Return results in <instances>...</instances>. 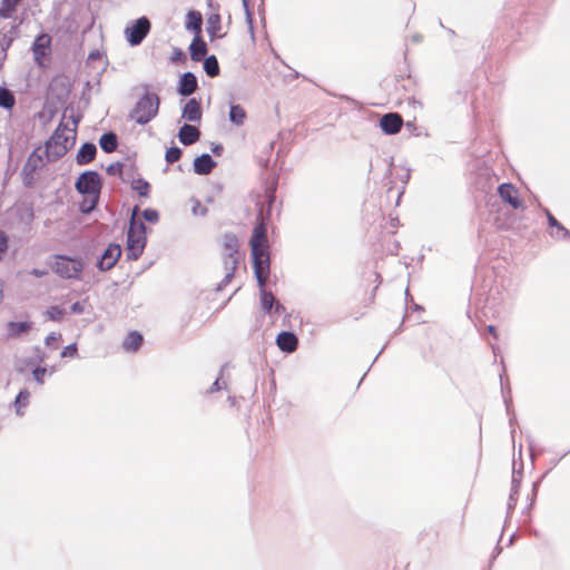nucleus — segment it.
<instances>
[{
  "instance_id": "nucleus-1",
  "label": "nucleus",
  "mask_w": 570,
  "mask_h": 570,
  "mask_svg": "<svg viewBox=\"0 0 570 570\" xmlns=\"http://www.w3.org/2000/svg\"><path fill=\"white\" fill-rule=\"evenodd\" d=\"M160 106V98L155 92H146L135 104L129 111V119L136 121L138 125L149 124L158 115Z\"/></svg>"
},
{
  "instance_id": "nucleus-2",
  "label": "nucleus",
  "mask_w": 570,
  "mask_h": 570,
  "mask_svg": "<svg viewBox=\"0 0 570 570\" xmlns=\"http://www.w3.org/2000/svg\"><path fill=\"white\" fill-rule=\"evenodd\" d=\"M137 212V207H135L129 229L127 233V258L130 261L138 259L146 246V226L142 222H137L135 219V215Z\"/></svg>"
},
{
  "instance_id": "nucleus-3",
  "label": "nucleus",
  "mask_w": 570,
  "mask_h": 570,
  "mask_svg": "<svg viewBox=\"0 0 570 570\" xmlns=\"http://www.w3.org/2000/svg\"><path fill=\"white\" fill-rule=\"evenodd\" d=\"M66 131L67 128L60 124L52 136L46 141L43 154L47 161H56L68 151L69 136L66 135ZM70 138H75V132L70 136Z\"/></svg>"
},
{
  "instance_id": "nucleus-4",
  "label": "nucleus",
  "mask_w": 570,
  "mask_h": 570,
  "mask_svg": "<svg viewBox=\"0 0 570 570\" xmlns=\"http://www.w3.org/2000/svg\"><path fill=\"white\" fill-rule=\"evenodd\" d=\"M52 269L62 278H79V275L83 269V263L80 258L57 255L55 256Z\"/></svg>"
},
{
  "instance_id": "nucleus-5",
  "label": "nucleus",
  "mask_w": 570,
  "mask_h": 570,
  "mask_svg": "<svg viewBox=\"0 0 570 570\" xmlns=\"http://www.w3.org/2000/svg\"><path fill=\"white\" fill-rule=\"evenodd\" d=\"M249 243L253 258L269 257L267 227L264 222L255 225Z\"/></svg>"
},
{
  "instance_id": "nucleus-6",
  "label": "nucleus",
  "mask_w": 570,
  "mask_h": 570,
  "mask_svg": "<svg viewBox=\"0 0 570 570\" xmlns=\"http://www.w3.org/2000/svg\"><path fill=\"white\" fill-rule=\"evenodd\" d=\"M75 187L79 194L99 197L101 190L100 176L97 171L87 170L78 177Z\"/></svg>"
},
{
  "instance_id": "nucleus-7",
  "label": "nucleus",
  "mask_w": 570,
  "mask_h": 570,
  "mask_svg": "<svg viewBox=\"0 0 570 570\" xmlns=\"http://www.w3.org/2000/svg\"><path fill=\"white\" fill-rule=\"evenodd\" d=\"M151 28L147 17H140L125 29V37L131 47L139 46Z\"/></svg>"
},
{
  "instance_id": "nucleus-8",
  "label": "nucleus",
  "mask_w": 570,
  "mask_h": 570,
  "mask_svg": "<svg viewBox=\"0 0 570 570\" xmlns=\"http://www.w3.org/2000/svg\"><path fill=\"white\" fill-rule=\"evenodd\" d=\"M121 256V247L118 244H110L98 261L100 271L111 269Z\"/></svg>"
},
{
  "instance_id": "nucleus-9",
  "label": "nucleus",
  "mask_w": 570,
  "mask_h": 570,
  "mask_svg": "<svg viewBox=\"0 0 570 570\" xmlns=\"http://www.w3.org/2000/svg\"><path fill=\"white\" fill-rule=\"evenodd\" d=\"M51 46V37L48 33H40L32 43L35 61L42 65L43 58L48 55Z\"/></svg>"
},
{
  "instance_id": "nucleus-10",
  "label": "nucleus",
  "mask_w": 570,
  "mask_h": 570,
  "mask_svg": "<svg viewBox=\"0 0 570 570\" xmlns=\"http://www.w3.org/2000/svg\"><path fill=\"white\" fill-rule=\"evenodd\" d=\"M269 257L253 258V268L261 291L265 289L269 274Z\"/></svg>"
},
{
  "instance_id": "nucleus-11",
  "label": "nucleus",
  "mask_w": 570,
  "mask_h": 570,
  "mask_svg": "<svg viewBox=\"0 0 570 570\" xmlns=\"http://www.w3.org/2000/svg\"><path fill=\"white\" fill-rule=\"evenodd\" d=\"M403 125V119L399 114L390 112L384 115L380 120V126L386 135L397 134Z\"/></svg>"
},
{
  "instance_id": "nucleus-12",
  "label": "nucleus",
  "mask_w": 570,
  "mask_h": 570,
  "mask_svg": "<svg viewBox=\"0 0 570 570\" xmlns=\"http://www.w3.org/2000/svg\"><path fill=\"white\" fill-rule=\"evenodd\" d=\"M202 115L200 102L196 98H190L181 110V118L189 122H199Z\"/></svg>"
},
{
  "instance_id": "nucleus-13",
  "label": "nucleus",
  "mask_w": 570,
  "mask_h": 570,
  "mask_svg": "<svg viewBox=\"0 0 570 570\" xmlns=\"http://www.w3.org/2000/svg\"><path fill=\"white\" fill-rule=\"evenodd\" d=\"M238 238L232 233L225 234L223 236L224 261H238Z\"/></svg>"
},
{
  "instance_id": "nucleus-14",
  "label": "nucleus",
  "mask_w": 570,
  "mask_h": 570,
  "mask_svg": "<svg viewBox=\"0 0 570 570\" xmlns=\"http://www.w3.org/2000/svg\"><path fill=\"white\" fill-rule=\"evenodd\" d=\"M197 87L198 82L196 76L187 71L181 75L177 91L180 96L188 97L196 91Z\"/></svg>"
},
{
  "instance_id": "nucleus-15",
  "label": "nucleus",
  "mask_w": 570,
  "mask_h": 570,
  "mask_svg": "<svg viewBox=\"0 0 570 570\" xmlns=\"http://www.w3.org/2000/svg\"><path fill=\"white\" fill-rule=\"evenodd\" d=\"M276 344L281 351L293 353L298 346V338L293 332L284 331L277 335Z\"/></svg>"
},
{
  "instance_id": "nucleus-16",
  "label": "nucleus",
  "mask_w": 570,
  "mask_h": 570,
  "mask_svg": "<svg viewBox=\"0 0 570 570\" xmlns=\"http://www.w3.org/2000/svg\"><path fill=\"white\" fill-rule=\"evenodd\" d=\"M498 193L503 202L508 203L514 209L521 207V202L517 196V189L512 184H501L498 188Z\"/></svg>"
},
{
  "instance_id": "nucleus-17",
  "label": "nucleus",
  "mask_w": 570,
  "mask_h": 570,
  "mask_svg": "<svg viewBox=\"0 0 570 570\" xmlns=\"http://www.w3.org/2000/svg\"><path fill=\"white\" fill-rule=\"evenodd\" d=\"M200 137L199 129L189 124H185L179 128L178 139L185 146H190L195 144Z\"/></svg>"
},
{
  "instance_id": "nucleus-18",
  "label": "nucleus",
  "mask_w": 570,
  "mask_h": 570,
  "mask_svg": "<svg viewBox=\"0 0 570 570\" xmlns=\"http://www.w3.org/2000/svg\"><path fill=\"white\" fill-rule=\"evenodd\" d=\"M216 165V161L209 154H203L194 159V171L197 175H208Z\"/></svg>"
},
{
  "instance_id": "nucleus-19",
  "label": "nucleus",
  "mask_w": 570,
  "mask_h": 570,
  "mask_svg": "<svg viewBox=\"0 0 570 570\" xmlns=\"http://www.w3.org/2000/svg\"><path fill=\"white\" fill-rule=\"evenodd\" d=\"M43 157H46V156H45L43 151H41V148L35 149L29 155V157L23 166V171L26 174L36 173L39 168H41L45 165Z\"/></svg>"
},
{
  "instance_id": "nucleus-20",
  "label": "nucleus",
  "mask_w": 570,
  "mask_h": 570,
  "mask_svg": "<svg viewBox=\"0 0 570 570\" xmlns=\"http://www.w3.org/2000/svg\"><path fill=\"white\" fill-rule=\"evenodd\" d=\"M18 33V26H11L7 32H0V62L6 60L7 51L11 47Z\"/></svg>"
},
{
  "instance_id": "nucleus-21",
  "label": "nucleus",
  "mask_w": 570,
  "mask_h": 570,
  "mask_svg": "<svg viewBox=\"0 0 570 570\" xmlns=\"http://www.w3.org/2000/svg\"><path fill=\"white\" fill-rule=\"evenodd\" d=\"M97 154V147L92 142H85L79 148L76 155V161L78 165H87L92 161Z\"/></svg>"
},
{
  "instance_id": "nucleus-22",
  "label": "nucleus",
  "mask_w": 570,
  "mask_h": 570,
  "mask_svg": "<svg viewBox=\"0 0 570 570\" xmlns=\"http://www.w3.org/2000/svg\"><path fill=\"white\" fill-rule=\"evenodd\" d=\"M189 51H190V58L191 60L194 61H200L203 60L204 58H206V55H207V45L206 42L202 39L200 36H195L190 46H189Z\"/></svg>"
},
{
  "instance_id": "nucleus-23",
  "label": "nucleus",
  "mask_w": 570,
  "mask_h": 570,
  "mask_svg": "<svg viewBox=\"0 0 570 570\" xmlns=\"http://www.w3.org/2000/svg\"><path fill=\"white\" fill-rule=\"evenodd\" d=\"M202 24H203V18L198 11L191 10L186 14L185 28L188 31L194 32L195 36H200Z\"/></svg>"
},
{
  "instance_id": "nucleus-24",
  "label": "nucleus",
  "mask_w": 570,
  "mask_h": 570,
  "mask_svg": "<svg viewBox=\"0 0 570 570\" xmlns=\"http://www.w3.org/2000/svg\"><path fill=\"white\" fill-rule=\"evenodd\" d=\"M261 305L266 313H269L274 306L276 313H281V311L284 308L279 303L276 302L274 295L266 289H262L261 292Z\"/></svg>"
},
{
  "instance_id": "nucleus-25",
  "label": "nucleus",
  "mask_w": 570,
  "mask_h": 570,
  "mask_svg": "<svg viewBox=\"0 0 570 570\" xmlns=\"http://www.w3.org/2000/svg\"><path fill=\"white\" fill-rule=\"evenodd\" d=\"M142 341V335L137 331H132L125 337L122 347L127 352H136L141 346Z\"/></svg>"
},
{
  "instance_id": "nucleus-26",
  "label": "nucleus",
  "mask_w": 570,
  "mask_h": 570,
  "mask_svg": "<svg viewBox=\"0 0 570 570\" xmlns=\"http://www.w3.org/2000/svg\"><path fill=\"white\" fill-rule=\"evenodd\" d=\"M30 328V322H9L7 325V336L9 338L18 337L21 334L27 333Z\"/></svg>"
},
{
  "instance_id": "nucleus-27",
  "label": "nucleus",
  "mask_w": 570,
  "mask_h": 570,
  "mask_svg": "<svg viewBox=\"0 0 570 570\" xmlns=\"http://www.w3.org/2000/svg\"><path fill=\"white\" fill-rule=\"evenodd\" d=\"M99 145L105 153H112L117 149L118 140L116 134L109 131L104 134L99 139Z\"/></svg>"
},
{
  "instance_id": "nucleus-28",
  "label": "nucleus",
  "mask_w": 570,
  "mask_h": 570,
  "mask_svg": "<svg viewBox=\"0 0 570 570\" xmlns=\"http://www.w3.org/2000/svg\"><path fill=\"white\" fill-rule=\"evenodd\" d=\"M207 32L212 39L223 37L220 31V17L217 13L210 14L207 19Z\"/></svg>"
},
{
  "instance_id": "nucleus-29",
  "label": "nucleus",
  "mask_w": 570,
  "mask_h": 570,
  "mask_svg": "<svg viewBox=\"0 0 570 570\" xmlns=\"http://www.w3.org/2000/svg\"><path fill=\"white\" fill-rule=\"evenodd\" d=\"M21 0H1L0 2V17L2 19H10L16 12L17 6Z\"/></svg>"
},
{
  "instance_id": "nucleus-30",
  "label": "nucleus",
  "mask_w": 570,
  "mask_h": 570,
  "mask_svg": "<svg viewBox=\"0 0 570 570\" xmlns=\"http://www.w3.org/2000/svg\"><path fill=\"white\" fill-rule=\"evenodd\" d=\"M204 70L210 78L217 77L219 75V63L214 55L204 58Z\"/></svg>"
},
{
  "instance_id": "nucleus-31",
  "label": "nucleus",
  "mask_w": 570,
  "mask_h": 570,
  "mask_svg": "<svg viewBox=\"0 0 570 570\" xmlns=\"http://www.w3.org/2000/svg\"><path fill=\"white\" fill-rule=\"evenodd\" d=\"M246 119V112L239 105H230L229 120L236 126H242Z\"/></svg>"
},
{
  "instance_id": "nucleus-32",
  "label": "nucleus",
  "mask_w": 570,
  "mask_h": 570,
  "mask_svg": "<svg viewBox=\"0 0 570 570\" xmlns=\"http://www.w3.org/2000/svg\"><path fill=\"white\" fill-rule=\"evenodd\" d=\"M14 101L13 94L9 89L0 87V107L11 109L14 106Z\"/></svg>"
},
{
  "instance_id": "nucleus-33",
  "label": "nucleus",
  "mask_w": 570,
  "mask_h": 570,
  "mask_svg": "<svg viewBox=\"0 0 570 570\" xmlns=\"http://www.w3.org/2000/svg\"><path fill=\"white\" fill-rule=\"evenodd\" d=\"M86 196L87 197L80 203L79 209L83 214H89L96 208L99 197H95L94 195Z\"/></svg>"
},
{
  "instance_id": "nucleus-34",
  "label": "nucleus",
  "mask_w": 570,
  "mask_h": 570,
  "mask_svg": "<svg viewBox=\"0 0 570 570\" xmlns=\"http://www.w3.org/2000/svg\"><path fill=\"white\" fill-rule=\"evenodd\" d=\"M237 264H238L237 259H232V262L224 261L226 274H225V277H224V279L222 282V285H226V284H228L230 282V279L234 276V272L236 269Z\"/></svg>"
},
{
  "instance_id": "nucleus-35",
  "label": "nucleus",
  "mask_w": 570,
  "mask_h": 570,
  "mask_svg": "<svg viewBox=\"0 0 570 570\" xmlns=\"http://www.w3.org/2000/svg\"><path fill=\"white\" fill-rule=\"evenodd\" d=\"M546 214L549 225L551 227H556L559 232H562L563 237L570 238V232L562 224H560L549 210L546 209Z\"/></svg>"
},
{
  "instance_id": "nucleus-36",
  "label": "nucleus",
  "mask_w": 570,
  "mask_h": 570,
  "mask_svg": "<svg viewBox=\"0 0 570 570\" xmlns=\"http://www.w3.org/2000/svg\"><path fill=\"white\" fill-rule=\"evenodd\" d=\"M29 397H30V393L27 391V390H22L18 393V395L16 396V400H14V404H16V407H17V413L19 415H21V411H20V407L21 406H26L29 402Z\"/></svg>"
},
{
  "instance_id": "nucleus-37",
  "label": "nucleus",
  "mask_w": 570,
  "mask_h": 570,
  "mask_svg": "<svg viewBox=\"0 0 570 570\" xmlns=\"http://www.w3.org/2000/svg\"><path fill=\"white\" fill-rule=\"evenodd\" d=\"M181 156V149L179 147H170L166 150L165 159L168 164H174L179 160Z\"/></svg>"
},
{
  "instance_id": "nucleus-38",
  "label": "nucleus",
  "mask_w": 570,
  "mask_h": 570,
  "mask_svg": "<svg viewBox=\"0 0 570 570\" xmlns=\"http://www.w3.org/2000/svg\"><path fill=\"white\" fill-rule=\"evenodd\" d=\"M134 188L140 196L146 197L149 191V184L144 179H138L135 181Z\"/></svg>"
},
{
  "instance_id": "nucleus-39",
  "label": "nucleus",
  "mask_w": 570,
  "mask_h": 570,
  "mask_svg": "<svg viewBox=\"0 0 570 570\" xmlns=\"http://www.w3.org/2000/svg\"><path fill=\"white\" fill-rule=\"evenodd\" d=\"M142 218L149 223H157L159 220V214L155 209L147 208L142 212Z\"/></svg>"
},
{
  "instance_id": "nucleus-40",
  "label": "nucleus",
  "mask_w": 570,
  "mask_h": 570,
  "mask_svg": "<svg viewBox=\"0 0 570 570\" xmlns=\"http://www.w3.org/2000/svg\"><path fill=\"white\" fill-rule=\"evenodd\" d=\"M47 315L51 321H60L63 315V311L58 306H52L47 311Z\"/></svg>"
},
{
  "instance_id": "nucleus-41",
  "label": "nucleus",
  "mask_w": 570,
  "mask_h": 570,
  "mask_svg": "<svg viewBox=\"0 0 570 570\" xmlns=\"http://www.w3.org/2000/svg\"><path fill=\"white\" fill-rule=\"evenodd\" d=\"M9 238L4 232L0 230V262L3 258L4 253L8 249Z\"/></svg>"
},
{
  "instance_id": "nucleus-42",
  "label": "nucleus",
  "mask_w": 570,
  "mask_h": 570,
  "mask_svg": "<svg viewBox=\"0 0 570 570\" xmlns=\"http://www.w3.org/2000/svg\"><path fill=\"white\" fill-rule=\"evenodd\" d=\"M122 168H124V164L114 163L107 167L106 171L110 176H116V175H120L122 173Z\"/></svg>"
},
{
  "instance_id": "nucleus-43",
  "label": "nucleus",
  "mask_w": 570,
  "mask_h": 570,
  "mask_svg": "<svg viewBox=\"0 0 570 570\" xmlns=\"http://www.w3.org/2000/svg\"><path fill=\"white\" fill-rule=\"evenodd\" d=\"M77 351H78L77 345L75 343L69 344L61 352V357H73V356H76Z\"/></svg>"
},
{
  "instance_id": "nucleus-44",
  "label": "nucleus",
  "mask_w": 570,
  "mask_h": 570,
  "mask_svg": "<svg viewBox=\"0 0 570 570\" xmlns=\"http://www.w3.org/2000/svg\"><path fill=\"white\" fill-rule=\"evenodd\" d=\"M194 215L205 216L207 214V208L203 206L198 200H195L194 206L191 208Z\"/></svg>"
},
{
  "instance_id": "nucleus-45",
  "label": "nucleus",
  "mask_w": 570,
  "mask_h": 570,
  "mask_svg": "<svg viewBox=\"0 0 570 570\" xmlns=\"http://www.w3.org/2000/svg\"><path fill=\"white\" fill-rule=\"evenodd\" d=\"M226 389V384L220 382V377H217L212 386L207 390L208 394Z\"/></svg>"
},
{
  "instance_id": "nucleus-46",
  "label": "nucleus",
  "mask_w": 570,
  "mask_h": 570,
  "mask_svg": "<svg viewBox=\"0 0 570 570\" xmlns=\"http://www.w3.org/2000/svg\"><path fill=\"white\" fill-rule=\"evenodd\" d=\"M46 371L47 370L45 367H37V368L33 370L32 374H33L35 380L38 383H40V384L43 383V376L46 374Z\"/></svg>"
},
{
  "instance_id": "nucleus-47",
  "label": "nucleus",
  "mask_w": 570,
  "mask_h": 570,
  "mask_svg": "<svg viewBox=\"0 0 570 570\" xmlns=\"http://www.w3.org/2000/svg\"><path fill=\"white\" fill-rule=\"evenodd\" d=\"M70 311L73 314H82L85 312V305L80 302H76L70 306Z\"/></svg>"
},
{
  "instance_id": "nucleus-48",
  "label": "nucleus",
  "mask_w": 570,
  "mask_h": 570,
  "mask_svg": "<svg viewBox=\"0 0 570 570\" xmlns=\"http://www.w3.org/2000/svg\"><path fill=\"white\" fill-rule=\"evenodd\" d=\"M60 337V334H57L55 332L50 333L47 337H46V344L47 345H51L53 344L56 341H58V338Z\"/></svg>"
},
{
  "instance_id": "nucleus-49",
  "label": "nucleus",
  "mask_w": 570,
  "mask_h": 570,
  "mask_svg": "<svg viewBox=\"0 0 570 570\" xmlns=\"http://www.w3.org/2000/svg\"><path fill=\"white\" fill-rule=\"evenodd\" d=\"M518 493L511 492L509 495L508 510H512L517 503Z\"/></svg>"
},
{
  "instance_id": "nucleus-50",
  "label": "nucleus",
  "mask_w": 570,
  "mask_h": 570,
  "mask_svg": "<svg viewBox=\"0 0 570 570\" xmlns=\"http://www.w3.org/2000/svg\"><path fill=\"white\" fill-rule=\"evenodd\" d=\"M224 148L220 144H213L212 145V151L214 155L216 156H220L222 153H223Z\"/></svg>"
},
{
  "instance_id": "nucleus-51",
  "label": "nucleus",
  "mask_w": 570,
  "mask_h": 570,
  "mask_svg": "<svg viewBox=\"0 0 570 570\" xmlns=\"http://www.w3.org/2000/svg\"><path fill=\"white\" fill-rule=\"evenodd\" d=\"M183 58H185V56H184L183 51H181V50H176V51L174 52L173 57H171V60H173V61H177V60H180V59H183Z\"/></svg>"
},
{
  "instance_id": "nucleus-52",
  "label": "nucleus",
  "mask_w": 570,
  "mask_h": 570,
  "mask_svg": "<svg viewBox=\"0 0 570 570\" xmlns=\"http://www.w3.org/2000/svg\"><path fill=\"white\" fill-rule=\"evenodd\" d=\"M519 487H520L519 481L513 476L511 492L518 493L519 492Z\"/></svg>"
},
{
  "instance_id": "nucleus-53",
  "label": "nucleus",
  "mask_w": 570,
  "mask_h": 570,
  "mask_svg": "<svg viewBox=\"0 0 570 570\" xmlns=\"http://www.w3.org/2000/svg\"><path fill=\"white\" fill-rule=\"evenodd\" d=\"M488 332L493 335L495 338L498 337L497 330L493 325L488 326Z\"/></svg>"
},
{
  "instance_id": "nucleus-54",
  "label": "nucleus",
  "mask_w": 570,
  "mask_h": 570,
  "mask_svg": "<svg viewBox=\"0 0 570 570\" xmlns=\"http://www.w3.org/2000/svg\"><path fill=\"white\" fill-rule=\"evenodd\" d=\"M243 6L245 8L248 19H250V13H249V9H248V0H243Z\"/></svg>"
},
{
  "instance_id": "nucleus-55",
  "label": "nucleus",
  "mask_w": 570,
  "mask_h": 570,
  "mask_svg": "<svg viewBox=\"0 0 570 570\" xmlns=\"http://www.w3.org/2000/svg\"><path fill=\"white\" fill-rule=\"evenodd\" d=\"M32 274H33L35 276H42L45 273H43L42 271H39V269H33V271H32Z\"/></svg>"
},
{
  "instance_id": "nucleus-56",
  "label": "nucleus",
  "mask_w": 570,
  "mask_h": 570,
  "mask_svg": "<svg viewBox=\"0 0 570 570\" xmlns=\"http://www.w3.org/2000/svg\"><path fill=\"white\" fill-rule=\"evenodd\" d=\"M413 39H414L415 41H419V40H420V36H415Z\"/></svg>"
}]
</instances>
